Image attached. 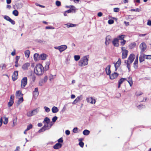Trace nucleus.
Returning <instances> with one entry per match:
<instances>
[{
  "label": "nucleus",
  "instance_id": "1",
  "mask_svg": "<svg viewBox=\"0 0 151 151\" xmlns=\"http://www.w3.org/2000/svg\"><path fill=\"white\" fill-rule=\"evenodd\" d=\"M58 119L56 116H55L52 118V122H50V119L48 117H46L43 122L44 126L38 131L39 133L43 132L50 128L53 124V122H55Z\"/></svg>",
  "mask_w": 151,
  "mask_h": 151
},
{
  "label": "nucleus",
  "instance_id": "2",
  "mask_svg": "<svg viewBox=\"0 0 151 151\" xmlns=\"http://www.w3.org/2000/svg\"><path fill=\"white\" fill-rule=\"evenodd\" d=\"M34 72L37 75H42L44 73L43 67L41 64H38L35 68Z\"/></svg>",
  "mask_w": 151,
  "mask_h": 151
},
{
  "label": "nucleus",
  "instance_id": "3",
  "mask_svg": "<svg viewBox=\"0 0 151 151\" xmlns=\"http://www.w3.org/2000/svg\"><path fill=\"white\" fill-rule=\"evenodd\" d=\"M89 56L86 55L82 58L78 62V65L83 67L88 64Z\"/></svg>",
  "mask_w": 151,
  "mask_h": 151
},
{
  "label": "nucleus",
  "instance_id": "4",
  "mask_svg": "<svg viewBox=\"0 0 151 151\" xmlns=\"http://www.w3.org/2000/svg\"><path fill=\"white\" fill-rule=\"evenodd\" d=\"M39 111V109L37 108L32 111H29L27 113V115L28 116H31L33 115L36 114Z\"/></svg>",
  "mask_w": 151,
  "mask_h": 151
},
{
  "label": "nucleus",
  "instance_id": "5",
  "mask_svg": "<svg viewBox=\"0 0 151 151\" xmlns=\"http://www.w3.org/2000/svg\"><path fill=\"white\" fill-rule=\"evenodd\" d=\"M139 47L141 50L140 53H143L146 49L147 46L145 42H143L140 45Z\"/></svg>",
  "mask_w": 151,
  "mask_h": 151
},
{
  "label": "nucleus",
  "instance_id": "6",
  "mask_svg": "<svg viewBox=\"0 0 151 151\" xmlns=\"http://www.w3.org/2000/svg\"><path fill=\"white\" fill-rule=\"evenodd\" d=\"M27 77H24L22 80L21 81V87L24 88L27 83Z\"/></svg>",
  "mask_w": 151,
  "mask_h": 151
},
{
  "label": "nucleus",
  "instance_id": "7",
  "mask_svg": "<svg viewBox=\"0 0 151 151\" xmlns=\"http://www.w3.org/2000/svg\"><path fill=\"white\" fill-rule=\"evenodd\" d=\"M134 55L133 54H132L129 56L128 58V60L127 61V62H128L130 63H132L134 60Z\"/></svg>",
  "mask_w": 151,
  "mask_h": 151
},
{
  "label": "nucleus",
  "instance_id": "8",
  "mask_svg": "<svg viewBox=\"0 0 151 151\" xmlns=\"http://www.w3.org/2000/svg\"><path fill=\"white\" fill-rule=\"evenodd\" d=\"M123 47H122V59H125L127 57L128 51L126 50H123Z\"/></svg>",
  "mask_w": 151,
  "mask_h": 151
},
{
  "label": "nucleus",
  "instance_id": "9",
  "mask_svg": "<svg viewBox=\"0 0 151 151\" xmlns=\"http://www.w3.org/2000/svg\"><path fill=\"white\" fill-rule=\"evenodd\" d=\"M121 62L120 58H119L117 62L114 63V66L115 68V71H116L118 68L119 67L121 64Z\"/></svg>",
  "mask_w": 151,
  "mask_h": 151
},
{
  "label": "nucleus",
  "instance_id": "10",
  "mask_svg": "<svg viewBox=\"0 0 151 151\" xmlns=\"http://www.w3.org/2000/svg\"><path fill=\"white\" fill-rule=\"evenodd\" d=\"M18 71H15L13 73L12 78L13 81H15L17 80L18 78Z\"/></svg>",
  "mask_w": 151,
  "mask_h": 151
},
{
  "label": "nucleus",
  "instance_id": "11",
  "mask_svg": "<svg viewBox=\"0 0 151 151\" xmlns=\"http://www.w3.org/2000/svg\"><path fill=\"white\" fill-rule=\"evenodd\" d=\"M86 100L88 102L92 104H95L96 101V100L94 99L93 100V98L91 97L87 98Z\"/></svg>",
  "mask_w": 151,
  "mask_h": 151
},
{
  "label": "nucleus",
  "instance_id": "12",
  "mask_svg": "<svg viewBox=\"0 0 151 151\" xmlns=\"http://www.w3.org/2000/svg\"><path fill=\"white\" fill-rule=\"evenodd\" d=\"M118 39L117 38H115L112 41V43L116 47H118L119 46L118 43Z\"/></svg>",
  "mask_w": 151,
  "mask_h": 151
},
{
  "label": "nucleus",
  "instance_id": "13",
  "mask_svg": "<svg viewBox=\"0 0 151 151\" xmlns=\"http://www.w3.org/2000/svg\"><path fill=\"white\" fill-rule=\"evenodd\" d=\"M111 37L109 35H108L106 38V41L105 42L106 45H108L110 42Z\"/></svg>",
  "mask_w": 151,
  "mask_h": 151
},
{
  "label": "nucleus",
  "instance_id": "14",
  "mask_svg": "<svg viewBox=\"0 0 151 151\" xmlns=\"http://www.w3.org/2000/svg\"><path fill=\"white\" fill-rule=\"evenodd\" d=\"M82 96L81 95L80 96H78L74 100L73 102L72 103V104H77L78 102L82 100Z\"/></svg>",
  "mask_w": 151,
  "mask_h": 151
},
{
  "label": "nucleus",
  "instance_id": "15",
  "mask_svg": "<svg viewBox=\"0 0 151 151\" xmlns=\"http://www.w3.org/2000/svg\"><path fill=\"white\" fill-rule=\"evenodd\" d=\"M119 75V74L116 73H114L110 76V78L111 79H114L116 78Z\"/></svg>",
  "mask_w": 151,
  "mask_h": 151
},
{
  "label": "nucleus",
  "instance_id": "16",
  "mask_svg": "<svg viewBox=\"0 0 151 151\" xmlns=\"http://www.w3.org/2000/svg\"><path fill=\"white\" fill-rule=\"evenodd\" d=\"M62 144L61 143H58L56 144L53 147L55 149H58L62 147Z\"/></svg>",
  "mask_w": 151,
  "mask_h": 151
},
{
  "label": "nucleus",
  "instance_id": "17",
  "mask_svg": "<svg viewBox=\"0 0 151 151\" xmlns=\"http://www.w3.org/2000/svg\"><path fill=\"white\" fill-rule=\"evenodd\" d=\"M67 48V46L65 45H61L60 46L59 51L60 52L65 50Z\"/></svg>",
  "mask_w": 151,
  "mask_h": 151
},
{
  "label": "nucleus",
  "instance_id": "18",
  "mask_svg": "<svg viewBox=\"0 0 151 151\" xmlns=\"http://www.w3.org/2000/svg\"><path fill=\"white\" fill-rule=\"evenodd\" d=\"M30 65L29 63H26L24 64L22 66V68L24 70H26L28 69V67Z\"/></svg>",
  "mask_w": 151,
  "mask_h": 151
},
{
  "label": "nucleus",
  "instance_id": "19",
  "mask_svg": "<svg viewBox=\"0 0 151 151\" xmlns=\"http://www.w3.org/2000/svg\"><path fill=\"white\" fill-rule=\"evenodd\" d=\"M16 95L17 98H19L22 97L23 94L22 93L21 91H16Z\"/></svg>",
  "mask_w": 151,
  "mask_h": 151
},
{
  "label": "nucleus",
  "instance_id": "20",
  "mask_svg": "<svg viewBox=\"0 0 151 151\" xmlns=\"http://www.w3.org/2000/svg\"><path fill=\"white\" fill-rule=\"evenodd\" d=\"M111 66L110 65H108L106 68V74L107 75H110L111 73V71L110 70Z\"/></svg>",
  "mask_w": 151,
  "mask_h": 151
},
{
  "label": "nucleus",
  "instance_id": "21",
  "mask_svg": "<svg viewBox=\"0 0 151 151\" xmlns=\"http://www.w3.org/2000/svg\"><path fill=\"white\" fill-rule=\"evenodd\" d=\"M141 54L140 55L139 57V62L141 63L144 60V59L145 58H144V55H145V54H143V53H140Z\"/></svg>",
  "mask_w": 151,
  "mask_h": 151
},
{
  "label": "nucleus",
  "instance_id": "22",
  "mask_svg": "<svg viewBox=\"0 0 151 151\" xmlns=\"http://www.w3.org/2000/svg\"><path fill=\"white\" fill-rule=\"evenodd\" d=\"M47 57V55L45 54H42L40 55L39 58L42 60H45Z\"/></svg>",
  "mask_w": 151,
  "mask_h": 151
},
{
  "label": "nucleus",
  "instance_id": "23",
  "mask_svg": "<svg viewBox=\"0 0 151 151\" xmlns=\"http://www.w3.org/2000/svg\"><path fill=\"white\" fill-rule=\"evenodd\" d=\"M59 110L58 108L56 106H54L52 109V112L53 113H56L58 112Z\"/></svg>",
  "mask_w": 151,
  "mask_h": 151
},
{
  "label": "nucleus",
  "instance_id": "24",
  "mask_svg": "<svg viewBox=\"0 0 151 151\" xmlns=\"http://www.w3.org/2000/svg\"><path fill=\"white\" fill-rule=\"evenodd\" d=\"M66 25L67 27L69 28L70 27H73L76 26V24H73L72 23H68L65 24Z\"/></svg>",
  "mask_w": 151,
  "mask_h": 151
},
{
  "label": "nucleus",
  "instance_id": "25",
  "mask_svg": "<svg viewBox=\"0 0 151 151\" xmlns=\"http://www.w3.org/2000/svg\"><path fill=\"white\" fill-rule=\"evenodd\" d=\"M138 60L137 58L136 59L134 63V67L135 69H137L138 67Z\"/></svg>",
  "mask_w": 151,
  "mask_h": 151
},
{
  "label": "nucleus",
  "instance_id": "26",
  "mask_svg": "<svg viewBox=\"0 0 151 151\" xmlns=\"http://www.w3.org/2000/svg\"><path fill=\"white\" fill-rule=\"evenodd\" d=\"M127 81L129 83L130 86H132L133 84L132 78L131 77L129 78L128 80Z\"/></svg>",
  "mask_w": 151,
  "mask_h": 151
},
{
  "label": "nucleus",
  "instance_id": "27",
  "mask_svg": "<svg viewBox=\"0 0 151 151\" xmlns=\"http://www.w3.org/2000/svg\"><path fill=\"white\" fill-rule=\"evenodd\" d=\"M30 53V52L29 50H27L24 52L25 56L27 58H28L29 57Z\"/></svg>",
  "mask_w": 151,
  "mask_h": 151
},
{
  "label": "nucleus",
  "instance_id": "28",
  "mask_svg": "<svg viewBox=\"0 0 151 151\" xmlns=\"http://www.w3.org/2000/svg\"><path fill=\"white\" fill-rule=\"evenodd\" d=\"M83 134L85 135H88L90 133V131L87 129L84 130L83 132Z\"/></svg>",
  "mask_w": 151,
  "mask_h": 151
},
{
  "label": "nucleus",
  "instance_id": "29",
  "mask_svg": "<svg viewBox=\"0 0 151 151\" xmlns=\"http://www.w3.org/2000/svg\"><path fill=\"white\" fill-rule=\"evenodd\" d=\"M19 99L17 102V104L18 105L20 103H21L23 101V97L17 98Z\"/></svg>",
  "mask_w": 151,
  "mask_h": 151
},
{
  "label": "nucleus",
  "instance_id": "30",
  "mask_svg": "<svg viewBox=\"0 0 151 151\" xmlns=\"http://www.w3.org/2000/svg\"><path fill=\"white\" fill-rule=\"evenodd\" d=\"M39 54L37 53L34 54V58L35 61H37L39 59Z\"/></svg>",
  "mask_w": 151,
  "mask_h": 151
},
{
  "label": "nucleus",
  "instance_id": "31",
  "mask_svg": "<svg viewBox=\"0 0 151 151\" xmlns=\"http://www.w3.org/2000/svg\"><path fill=\"white\" fill-rule=\"evenodd\" d=\"M56 76V75L54 76H53L52 75L50 74L49 77V79L50 81H52L53 80L54 78L55 77V76Z\"/></svg>",
  "mask_w": 151,
  "mask_h": 151
},
{
  "label": "nucleus",
  "instance_id": "32",
  "mask_svg": "<svg viewBox=\"0 0 151 151\" xmlns=\"http://www.w3.org/2000/svg\"><path fill=\"white\" fill-rule=\"evenodd\" d=\"M49 65L50 63L49 62H47L46 63V65L45 67V70H47L49 69Z\"/></svg>",
  "mask_w": 151,
  "mask_h": 151
},
{
  "label": "nucleus",
  "instance_id": "33",
  "mask_svg": "<svg viewBox=\"0 0 151 151\" xmlns=\"http://www.w3.org/2000/svg\"><path fill=\"white\" fill-rule=\"evenodd\" d=\"M12 14L15 16H17L18 15L19 12L18 11L15 10L13 11Z\"/></svg>",
  "mask_w": 151,
  "mask_h": 151
},
{
  "label": "nucleus",
  "instance_id": "34",
  "mask_svg": "<svg viewBox=\"0 0 151 151\" xmlns=\"http://www.w3.org/2000/svg\"><path fill=\"white\" fill-rule=\"evenodd\" d=\"M80 58V57L79 55H75L74 56L75 60L76 61L78 60Z\"/></svg>",
  "mask_w": 151,
  "mask_h": 151
},
{
  "label": "nucleus",
  "instance_id": "35",
  "mask_svg": "<svg viewBox=\"0 0 151 151\" xmlns=\"http://www.w3.org/2000/svg\"><path fill=\"white\" fill-rule=\"evenodd\" d=\"M127 80V78H122L120 80H119V83H120L121 84H122L123 82H124L125 81Z\"/></svg>",
  "mask_w": 151,
  "mask_h": 151
},
{
  "label": "nucleus",
  "instance_id": "36",
  "mask_svg": "<svg viewBox=\"0 0 151 151\" xmlns=\"http://www.w3.org/2000/svg\"><path fill=\"white\" fill-rule=\"evenodd\" d=\"M145 59H151V55H144Z\"/></svg>",
  "mask_w": 151,
  "mask_h": 151
},
{
  "label": "nucleus",
  "instance_id": "37",
  "mask_svg": "<svg viewBox=\"0 0 151 151\" xmlns=\"http://www.w3.org/2000/svg\"><path fill=\"white\" fill-rule=\"evenodd\" d=\"M125 63H126L127 65V67L128 68V69L129 71L130 70V65L131 63H129L128 62H127V63H126V60L125 61Z\"/></svg>",
  "mask_w": 151,
  "mask_h": 151
},
{
  "label": "nucleus",
  "instance_id": "38",
  "mask_svg": "<svg viewBox=\"0 0 151 151\" xmlns=\"http://www.w3.org/2000/svg\"><path fill=\"white\" fill-rule=\"evenodd\" d=\"M69 8L70 9V10H71V11L73 12V11H75L76 8L73 6H69Z\"/></svg>",
  "mask_w": 151,
  "mask_h": 151
},
{
  "label": "nucleus",
  "instance_id": "39",
  "mask_svg": "<svg viewBox=\"0 0 151 151\" xmlns=\"http://www.w3.org/2000/svg\"><path fill=\"white\" fill-rule=\"evenodd\" d=\"M44 108L45 110V111L47 112H49L50 111V109L47 106H44Z\"/></svg>",
  "mask_w": 151,
  "mask_h": 151
},
{
  "label": "nucleus",
  "instance_id": "40",
  "mask_svg": "<svg viewBox=\"0 0 151 151\" xmlns=\"http://www.w3.org/2000/svg\"><path fill=\"white\" fill-rule=\"evenodd\" d=\"M32 125L31 124H30L27 126V128L26 129V131H28L30 129L32 128Z\"/></svg>",
  "mask_w": 151,
  "mask_h": 151
},
{
  "label": "nucleus",
  "instance_id": "41",
  "mask_svg": "<svg viewBox=\"0 0 151 151\" xmlns=\"http://www.w3.org/2000/svg\"><path fill=\"white\" fill-rule=\"evenodd\" d=\"M4 119H5V120L4 122L3 123L4 124H6L8 123V118L6 117H5Z\"/></svg>",
  "mask_w": 151,
  "mask_h": 151
},
{
  "label": "nucleus",
  "instance_id": "42",
  "mask_svg": "<svg viewBox=\"0 0 151 151\" xmlns=\"http://www.w3.org/2000/svg\"><path fill=\"white\" fill-rule=\"evenodd\" d=\"M124 35H121L119 36L118 37V40H123V39L124 38Z\"/></svg>",
  "mask_w": 151,
  "mask_h": 151
},
{
  "label": "nucleus",
  "instance_id": "43",
  "mask_svg": "<svg viewBox=\"0 0 151 151\" xmlns=\"http://www.w3.org/2000/svg\"><path fill=\"white\" fill-rule=\"evenodd\" d=\"M55 4L57 6H59L61 5V2L59 1H56Z\"/></svg>",
  "mask_w": 151,
  "mask_h": 151
},
{
  "label": "nucleus",
  "instance_id": "44",
  "mask_svg": "<svg viewBox=\"0 0 151 151\" xmlns=\"http://www.w3.org/2000/svg\"><path fill=\"white\" fill-rule=\"evenodd\" d=\"M4 18L8 21H9V20L11 19L10 17H9L7 15H5L4 17Z\"/></svg>",
  "mask_w": 151,
  "mask_h": 151
},
{
  "label": "nucleus",
  "instance_id": "45",
  "mask_svg": "<svg viewBox=\"0 0 151 151\" xmlns=\"http://www.w3.org/2000/svg\"><path fill=\"white\" fill-rule=\"evenodd\" d=\"M14 103V101H9L8 103V107H10L11 106H12L13 104Z\"/></svg>",
  "mask_w": 151,
  "mask_h": 151
},
{
  "label": "nucleus",
  "instance_id": "46",
  "mask_svg": "<svg viewBox=\"0 0 151 151\" xmlns=\"http://www.w3.org/2000/svg\"><path fill=\"white\" fill-rule=\"evenodd\" d=\"M39 92H33V96L34 97L36 98L38 95Z\"/></svg>",
  "mask_w": 151,
  "mask_h": 151
},
{
  "label": "nucleus",
  "instance_id": "47",
  "mask_svg": "<svg viewBox=\"0 0 151 151\" xmlns=\"http://www.w3.org/2000/svg\"><path fill=\"white\" fill-rule=\"evenodd\" d=\"M47 76H45L43 80V81H42V82L44 83H45L46 82H47Z\"/></svg>",
  "mask_w": 151,
  "mask_h": 151
},
{
  "label": "nucleus",
  "instance_id": "48",
  "mask_svg": "<svg viewBox=\"0 0 151 151\" xmlns=\"http://www.w3.org/2000/svg\"><path fill=\"white\" fill-rule=\"evenodd\" d=\"M130 11L131 12H139L140 11V10L138 8H137L135 9H131Z\"/></svg>",
  "mask_w": 151,
  "mask_h": 151
},
{
  "label": "nucleus",
  "instance_id": "49",
  "mask_svg": "<svg viewBox=\"0 0 151 151\" xmlns=\"http://www.w3.org/2000/svg\"><path fill=\"white\" fill-rule=\"evenodd\" d=\"M63 141L62 137L60 138L58 140V141L59 143H63Z\"/></svg>",
  "mask_w": 151,
  "mask_h": 151
},
{
  "label": "nucleus",
  "instance_id": "50",
  "mask_svg": "<svg viewBox=\"0 0 151 151\" xmlns=\"http://www.w3.org/2000/svg\"><path fill=\"white\" fill-rule=\"evenodd\" d=\"M145 106L143 105H140L138 106H137V107L139 109H141L143 108H145Z\"/></svg>",
  "mask_w": 151,
  "mask_h": 151
},
{
  "label": "nucleus",
  "instance_id": "51",
  "mask_svg": "<svg viewBox=\"0 0 151 151\" xmlns=\"http://www.w3.org/2000/svg\"><path fill=\"white\" fill-rule=\"evenodd\" d=\"M14 96L13 95H11L10 99V101H14Z\"/></svg>",
  "mask_w": 151,
  "mask_h": 151
},
{
  "label": "nucleus",
  "instance_id": "52",
  "mask_svg": "<svg viewBox=\"0 0 151 151\" xmlns=\"http://www.w3.org/2000/svg\"><path fill=\"white\" fill-rule=\"evenodd\" d=\"M108 22L109 24H111L114 23V21L113 20L110 19L108 21Z\"/></svg>",
  "mask_w": 151,
  "mask_h": 151
},
{
  "label": "nucleus",
  "instance_id": "53",
  "mask_svg": "<svg viewBox=\"0 0 151 151\" xmlns=\"http://www.w3.org/2000/svg\"><path fill=\"white\" fill-rule=\"evenodd\" d=\"M126 42V41L124 40H123L121 42V45L123 46L124 45Z\"/></svg>",
  "mask_w": 151,
  "mask_h": 151
},
{
  "label": "nucleus",
  "instance_id": "54",
  "mask_svg": "<svg viewBox=\"0 0 151 151\" xmlns=\"http://www.w3.org/2000/svg\"><path fill=\"white\" fill-rule=\"evenodd\" d=\"M142 93L141 92H140L139 93H138V92H136V93H135V95L137 96H140L142 94Z\"/></svg>",
  "mask_w": 151,
  "mask_h": 151
},
{
  "label": "nucleus",
  "instance_id": "55",
  "mask_svg": "<svg viewBox=\"0 0 151 151\" xmlns=\"http://www.w3.org/2000/svg\"><path fill=\"white\" fill-rule=\"evenodd\" d=\"M9 21L10 22V23H11L13 25L14 24H15V21L14 20L12 19H11L9 20Z\"/></svg>",
  "mask_w": 151,
  "mask_h": 151
},
{
  "label": "nucleus",
  "instance_id": "56",
  "mask_svg": "<svg viewBox=\"0 0 151 151\" xmlns=\"http://www.w3.org/2000/svg\"><path fill=\"white\" fill-rule=\"evenodd\" d=\"M114 11L115 12H118L119 11V9L118 8H115L114 9Z\"/></svg>",
  "mask_w": 151,
  "mask_h": 151
},
{
  "label": "nucleus",
  "instance_id": "57",
  "mask_svg": "<svg viewBox=\"0 0 151 151\" xmlns=\"http://www.w3.org/2000/svg\"><path fill=\"white\" fill-rule=\"evenodd\" d=\"M79 145L81 147H83L84 146V143L82 142H80Z\"/></svg>",
  "mask_w": 151,
  "mask_h": 151
},
{
  "label": "nucleus",
  "instance_id": "58",
  "mask_svg": "<svg viewBox=\"0 0 151 151\" xmlns=\"http://www.w3.org/2000/svg\"><path fill=\"white\" fill-rule=\"evenodd\" d=\"M147 25L148 26H151V21L150 20H148L147 22Z\"/></svg>",
  "mask_w": 151,
  "mask_h": 151
},
{
  "label": "nucleus",
  "instance_id": "59",
  "mask_svg": "<svg viewBox=\"0 0 151 151\" xmlns=\"http://www.w3.org/2000/svg\"><path fill=\"white\" fill-rule=\"evenodd\" d=\"M77 128L75 127L73 129V132L74 133H77Z\"/></svg>",
  "mask_w": 151,
  "mask_h": 151
},
{
  "label": "nucleus",
  "instance_id": "60",
  "mask_svg": "<svg viewBox=\"0 0 151 151\" xmlns=\"http://www.w3.org/2000/svg\"><path fill=\"white\" fill-rule=\"evenodd\" d=\"M147 35V34H138V35L140 37H144L146 35Z\"/></svg>",
  "mask_w": 151,
  "mask_h": 151
},
{
  "label": "nucleus",
  "instance_id": "61",
  "mask_svg": "<svg viewBox=\"0 0 151 151\" xmlns=\"http://www.w3.org/2000/svg\"><path fill=\"white\" fill-rule=\"evenodd\" d=\"M65 134L66 135H69L70 133V131L68 130H66L65 132Z\"/></svg>",
  "mask_w": 151,
  "mask_h": 151
},
{
  "label": "nucleus",
  "instance_id": "62",
  "mask_svg": "<svg viewBox=\"0 0 151 151\" xmlns=\"http://www.w3.org/2000/svg\"><path fill=\"white\" fill-rule=\"evenodd\" d=\"M98 16L99 17H101L102 16L103 14L101 12H99L98 13Z\"/></svg>",
  "mask_w": 151,
  "mask_h": 151
},
{
  "label": "nucleus",
  "instance_id": "63",
  "mask_svg": "<svg viewBox=\"0 0 151 151\" xmlns=\"http://www.w3.org/2000/svg\"><path fill=\"white\" fill-rule=\"evenodd\" d=\"M20 148L19 146H17L16 149L14 151H19Z\"/></svg>",
  "mask_w": 151,
  "mask_h": 151
},
{
  "label": "nucleus",
  "instance_id": "64",
  "mask_svg": "<svg viewBox=\"0 0 151 151\" xmlns=\"http://www.w3.org/2000/svg\"><path fill=\"white\" fill-rule=\"evenodd\" d=\"M32 80L33 81H34L36 79V77L35 76H32Z\"/></svg>",
  "mask_w": 151,
  "mask_h": 151
}]
</instances>
